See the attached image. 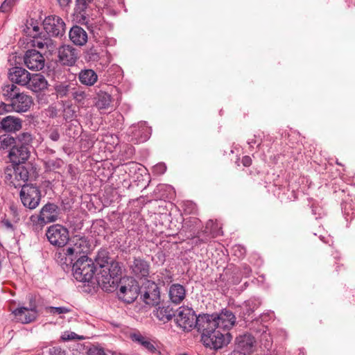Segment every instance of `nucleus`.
<instances>
[{
    "label": "nucleus",
    "mask_w": 355,
    "mask_h": 355,
    "mask_svg": "<svg viewBox=\"0 0 355 355\" xmlns=\"http://www.w3.org/2000/svg\"><path fill=\"white\" fill-rule=\"evenodd\" d=\"M110 259L106 250L99 251L96 258V262L99 268L98 270H96L94 275L99 286L105 291H111L114 288L121 273L119 263L116 261H110Z\"/></svg>",
    "instance_id": "obj_1"
},
{
    "label": "nucleus",
    "mask_w": 355,
    "mask_h": 355,
    "mask_svg": "<svg viewBox=\"0 0 355 355\" xmlns=\"http://www.w3.org/2000/svg\"><path fill=\"white\" fill-rule=\"evenodd\" d=\"M74 278L82 282H89L96 272V266L92 259L87 255L80 256L72 266Z\"/></svg>",
    "instance_id": "obj_2"
},
{
    "label": "nucleus",
    "mask_w": 355,
    "mask_h": 355,
    "mask_svg": "<svg viewBox=\"0 0 355 355\" xmlns=\"http://www.w3.org/2000/svg\"><path fill=\"white\" fill-rule=\"evenodd\" d=\"M196 327L201 334V341L203 345H211L210 336L214 331L221 330L218 328V323L216 318L215 314H202L198 316Z\"/></svg>",
    "instance_id": "obj_3"
},
{
    "label": "nucleus",
    "mask_w": 355,
    "mask_h": 355,
    "mask_svg": "<svg viewBox=\"0 0 355 355\" xmlns=\"http://www.w3.org/2000/svg\"><path fill=\"white\" fill-rule=\"evenodd\" d=\"M5 178L15 188L26 185L28 180L29 173L27 168L21 164H12L7 166L4 171Z\"/></svg>",
    "instance_id": "obj_4"
},
{
    "label": "nucleus",
    "mask_w": 355,
    "mask_h": 355,
    "mask_svg": "<svg viewBox=\"0 0 355 355\" xmlns=\"http://www.w3.org/2000/svg\"><path fill=\"white\" fill-rule=\"evenodd\" d=\"M23 205L29 209H35L40 205L42 195L40 189L33 184L23 185L19 192Z\"/></svg>",
    "instance_id": "obj_5"
},
{
    "label": "nucleus",
    "mask_w": 355,
    "mask_h": 355,
    "mask_svg": "<svg viewBox=\"0 0 355 355\" xmlns=\"http://www.w3.org/2000/svg\"><path fill=\"white\" fill-rule=\"evenodd\" d=\"M141 300L147 305L157 306L160 302V291L157 284L151 280H146L139 287Z\"/></svg>",
    "instance_id": "obj_6"
},
{
    "label": "nucleus",
    "mask_w": 355,
    "mask_h": 355,
    "mask_svg": "<svg viewBox=\"0 0 355 355\" xmlns=\"http://www.w3.org/2000/svg\"><path fill=\"white\" fill-rule=\"evenodd\" d=\"M43 28L47 37L61 38L65 33L66 24L64 20L55 15H49L42 22Z\"/></svg>",
    "instance_id": "obj_7"
},
{
    "label": "nucleus",
    "mask_w": 355,
    "mask_h": 355,
    "mask_svg": "<svg viewBox=\"0 0 355 355\" xmlns=\"http://www.w3.org/2000/svg\"><path fill=\"white\" fill-rule=\"evenodd\" d=\"M46 236L51 245L58 248L64 247L69 240V230L59 224L49 227Z\"/></svg>",
    "instance_id": "obj_8"
},
{
    "label": "nucleus",
    "mask_w": 355,
    "mask_h": 355,
    "mask_svg": "<svg viewBox=\"0 0 355 355\" xmlns=\"http://www.w3.org/2000/svg\"><path fill=\"white\" fill-rule=\"evenodd\" d=\"M69 246L66 248V254L71 255L76 259L82 254L87 253L90 248V243L87 237L80 234H76L69 239Z\"/></svg>",
    "instance_id": "obj_9"
},
{
    "label": "nucleus",
    "mask_w": 355,
    "mask_h": 355,
    "mask_svg": "<svg viewBox=\"0 0 355 355\" xmlns=\"http://www.w3.org/2000/svg\"><path fill=\"white\" fill-rule=\"evenodd\" d=\"M139 293V286L138 282L131 278L128 279L125 284L121 282L117 295L120 300L130 304L137 298Z\"/></svg>",
    "instance_id": "obj_10"
},
{
    "label": "nucleus",
    "mask_w": 355,
    "mask_h": 355,
    "mask_svg": "<svg viewBox=\"0 0 355 355\" xmlns=\"http://www.w3.org/2000/svg\"><path fill=\"white\" fill-rule=\"evenodd\" d=\"M175 320L177 324L184 331H191L196 327L198 317L194 311L189 307L180 306L178 310Z\"/></svg>",
    "instance_id": "obj_11"
},
{
    "label": "nucleus",
    "mask_w": 355,
    "mask_h": 355,
    "mask_svg": "<svg viewBox=\"0 0 355 355\" xmlns=\"http://www.w3.org/2000/svg\"><path fill=\"white\" fill-rule=\"evenodd\" d=\"M12 314L18 322L22 324H28L36 320L38 311L35 302L31 301L28 307L17 308L12 311Z\"/></svg>",
    "instance_id": "obj_12"
},
{
    "label": "nucleus",
    "mask_w": 355,
    "mask_h": 355,
    "mask_svg": "<svg viewBox=\"0 0 355 355\" xmlns=\"http://www.w3.org/2000/svg\"><path fill=\"white\" fill-rule=\"evenodd\" d=\"M25 66L32 71L42 70L45 65V59L42 53L35 49L27 50L24 55Z\"/></svg>",
    "instance_id": "obj_13"
},
{
    "label": "nucleus",
    "mask_w": 355,
    "mask_h": 355,
    "mask_svg": "<svg viewBox=\"0 0 355 355\" xmlns=\"http://www.w3.org/2000/svg\"><path fill=\"white\" fill-rule=\"evenodd\" d=\"M94 0H76L75 13L79 22L87 24L91 15Z\"/></svg>",
    "instance_id": "obj_14"
},
{
    "label": "nucleus",
    "mask_w": 355,
    "mask_h": 355,
    "mask_svg": "<svg viewBox=\"0 0 355 355\" xmlns=\"http://www.w3.org/2000/svg\"><path fill=\"white\" fill-rule=\"evenodd\" d=\"M10 102L13 111L17 113L26 112L33 105L32 96L24 92H19Z\"/></svg>",
    "instance_id": "obj_15"
},
{
    "label": "nucleus",
    "mask_w": 355,
    "mask_h": 355,
    "mask_svg": "<svg viewBox=\"0 0 355 355\" xmlns=\"http://www.w3.org/2000/svg\"><path fill=\"white\" fill-rule=\"evenodd\" d=\"M58 50V58L62 64L73 66L76 64L78 55V51L71 45H62L57 49Z\"/></svg>",
    "instance_id": "obj_16"
},
{
    "label": "nucleus",
    "mask_w": 355,
    "mask_h": 355,
    "mask_svg": "<svg viewBox=\"0 0 355 355\" xmlns=\"http://www.w3.org/2000/svg\"><path fill=\"white\" fill-rule=\"evenodd\" d=\"M150 263L141 257H133L130 263L131 273L136 277L141 279L148 277L150 274Z\"/></svg>",
    "instance_id": "obj_17"
},
{
    "label": "nucleus",
    "mask_w": 355,
    "mask_h": 355,
    "mask_svg": "<svg viewBox=\"0 0 355 355\" xmlns=\"http://www.w3.org/2000/svg\"><path fill=\"white\" fill-rule=\"evenodd\" d=\"M30 157L29 147L19 146L16 143L10 148L8 158L12 164H21L25 163Z\"/></svg>",
    "instance_id": "obj_18"
},
{
    "label": "nucleus",
    "mask_w": 355,
    "mask_h": 355,
    "mask_svg": "<svg viewBox=\"0 0 355 355\" xmlns=\"http://www.w3.org/2000/svg\"><path fill=\"white\" fill-rule=\"evenodd\" d=\"M255 339L250 334L246 333L239 335L235 340V349L243 354H250L254 348Z\"/></svg>",
    "instance_id": "obj_19"
},
{
    "label": "nucleus",
    "mask_w": 355,
    "mask_h": 355,
    "mask_svg": "<svg viewBox=\"0 0 355 355\" xmlns=\"http://www.w3.org/2000/svg\"><path fill=\"white\" fill-rule=\"evenodd\" d=\"M31 74L23 67H14L9 69L8 78L12 83L26 87L30 81Z\"/></svg>",
    "instance_id": "obj_20"
},
{
    "label": "nucleus",
    "mask_w": 355,
    "mask_h": 355,
    "mask_svg": "<svg viewBox=\"0 0 355 355\" xmlns=\"http://www.w3.org/2000/svg\"><path fill=\"white\" fill-rule=\"evenodd\" d=\"M214 314L218 323V328L223 331L228 332L227 331L236 323V317L230 310L224 309L219 313Z\"/></svg>",
    "instance_id": "obj_21"
},
{
    "label": "nucleus",
    "mask_w": 355,
    "mask_h": 355,
    "mask_svg": "<svg viewBox=\"0 0 355 355\" xmlns=\"http://www.w3.org/2000/svg\"><path fill=\"white\" fill-rule=\"evenodd\" d=\"M210 339L212 341V345H204L206 347H209L212 349H219L226 346L232 340V336L229 332H225L222 330L214 331L211 334Z\"/></svg>",
    "instance_id": "obj_22"
},
{
    "label": "nucleus",
    "mask_w": 355,
    "mask_h": 355,
    "mask_svg": "<svg viewBox=\"0 0 355 355\" xmlns=\"http://www.w3.org/2000/svg\"><path fill=\"white\" fill-rule=\"evenodd\" d=\"M33 37L32 46L34 48L45 50L50 54H53L58 49L57 42L46 35L35 37V35H33Z\"/></svg>",
    "instance_id": "obj_23"
},
{
    "label": "nucleus",
    "mask_w": 355,
    "mask_h": 355,
    "mask_svg": "<svg viewBox=\"0 0 355 355\" xmlns=\"http://www.w3.org/2000/svg\"><path fill=\"white\" fill-rule=\"evenodd\" d=\"M129 131L131 133L130 141L134 144L144 142L150 137V130L144 123L139 125H133Z\"/></svg>",
    "instance_id": "obj_24"
},
{
    "label": "nucleus",
    "mask_w": 355,
    "mask_h": 355,
    "mask_svg": "<svg viewBox=\"0 0 355 355\" xmlns=\"http://www.w3.org/2000/svg\"><path fill=\"white\" fill-rule=\"evenodd\" d=\"M22 128V120L17 116H7L0 121V128L6 132L15 133Z\"/></svg>",
    "instance_id": "obj_25"
},
{
    "label": "nucleus",
    "mask_w": 355,
    "mask_h": 355,
    "mask_svg": "<svg viewBox=\"0 0 355 355\" xmlns=\"http://www.w3.org/2000/svg\"><path fill=\"white\" fill-rule=\"evenodd\" d=\"M40 212L46 224H48L54 223L58 219L60 209L55 203L48 202L42 207Z\"/></svg>",
    "instance_id": "obj_26"
},
{
    "label": "nucleus",
    "mask_w": 355,
    "mask_h": 355,
    "mask_svg": "<svg viewBox=\"0 0 355 355\" xmlns=\"http://www.w3.org/2000/svg\"><path fill=\"white\" fill-rule=\"evenodd\" d=\"M132 340L140 345L144 349L150 353H159L157 349V343L150 338L141 334L140 333H134L130 335Z\"/></svg>",
    "instance_id": "obj_27"
},
{
    "label": "nucleus",
    "mask_w": 355,
    "mask_h": 355,
    "mask_svg": "<svg viewBox=\"0 0 355 355\" xmlns=\"http://www.w3.org/2000/svg\"><path fill=\"white\" fill-rule=\"evenodd\" d=\"M69 36L71 42L79 46L85 45L88 40L87 32L79 26H73L69 31Z\"/></svg>",
    "instance_id": "obj_28"
},
{
    "label": "nucleus",
    "mask_w": 355,
    "mask_h": 355,
    "mask_svg": "<svg viewBox=\"0 0 355 355\" xmlns=\"http://www.w3.org/2000/svg\"><path fill=\"white\" fill-rule=\"evenodd\" d=\"M200 223V220L196 217L187 218L183 220L182 231L189 233L187 238L196 239Z\"/></svg>",
    "instance_id": "obj_29"
},
{
    "label": "nucleus",
    "mask_w": 355,
    "mask_h": 355,
    "mask_svg": "<svg viewBox=\"0 0 355 355\" xmlns=\"http://www.w3.org/2000/svg\"><path fill=\"white\" fill-rule=\"evenodd\" d=\"M48 82L41 73H33L30 76V81L26 87L34 92H39L47 88Z\"/></svg>",
    "instance_id": "obj_30"
},
{
    "label": "nucleus",
    "mask_w": 355,
    "mask_h": 355,
    "mask_svg": "<svg viewBox=\"0 0 355 355\" xmlns=\"http://www.w3.org/2000/svg\"><path fill=\"white\" fill-rule=\"evenodd\" d=\"M168 296L173 304H180L186 297V289L180 284H173L169 288Z\"/></svg>",
    "instance_id": "obj_31"
},
{
    "label": "nucleus",
    "mask_w": 355,
    "mask_h": 355,
    "mask_svg": "<svg viewBox=\"0 0 355 355\" xmlns=\"http://www.w3.org/2000/svg\"><path fill=\"white\" fill-rule=\"evenodd\" d=\"M214 225L213 221L209 220L207 223L204 230L198 231L196 237V244L206 243L211 241V239L215 238L217 236L215 230L212 229Z\"/></svg>",
    "instance_id": "obj_32"
},
{
    "label": "nucleus",
    "mask_w": 355,
    "mask_h": 355,
    "mask_svg": "<svg viewBox=\"0 0 355 355\" xmlns=\"http://www.w3.org/2000/svg\"><path fill=\"white\" fill-rule=\"evenodd\" d=\"M261 302L257 299H250L247 300L241 307L240 316L245 321L253 320V316L251 315L260 306Z\"/></svg>",
    "instance_id": "obj_33"
},
{
    "label": "nucleus",
    "mask_w": 355,
    "mask_h": 355,
    "mask_svg": "<svg viewBox=\"0 0 355 355\" xmlns=\"http://www.w3.org/2000/svg\"><path fill=\"white\" fill-rule=\"evenodd\" d=\"M78 79L81 84L90 87L97 82L98 76L93 69H84L79 72Z\"/></svg>",
    "instance_id": "obj_34"
},
{
    "label": "nucleus",
    "mask_w": 355,
    "mask_h": 355,
    "mask_svg": "<svg viewBox=\"0 0 355 355\" xmlns=\"http://www.w3.org/2000/svg\"><path fill=\"white\" fill-rule=\"evenodd\" d=\"M153 313L159 320L164 322L171 320L175 316V311L169 305L159 306Z\"/></svg>",
    "instance_id": "obj_35"
},
{
    "label": "nucleus",
    "mask_w": 355,
    "mask_h": 355,
    "mask_svg": "<svg viewBox=\"0 0 355 355\" xmlns=\"http://www.w3.org/2000/svg\"><path fill=\"white\" fill-rule=\"evenodd\" d=\"M112 102V96L107 92L100 91L97 94L96 106L98 110L107 109Z\"/></svg>",
    "instance_id": "obj_36"
},
{
    "label": "nucleus",
    "mask_w": 355,
    "mask_h": 355,
    "mask_svg": "<svg viewBox=\"0 0 355 355\" xmlns=\"http://www.w3.org/2000/svg\"><path fill=\"white\" fill-rule=\"evenodd\" d=\"M19 92V88L13 83L11 84L4 85L2 87V93L3 96L6 98V100H10V101H11Z\"/></svg>",
    "instance_id": "obj_37"
},
{
    "label": "nucleus",
    "mask_w": 355,
    "mask_h": 355,
    "mask_svg": "<svg viewBox=\"0 0 355 355\" xmlns=\"http://www.w3.org/2000/svg\"><path fill=\"white\" fill-rule=\"evenodd\" d=\"M73 87L71 84L60 83L55 86V91L58 97L63 98L71 96Z\"/></svg>",
    "instance_id": "obj_38"
},
{
    "label": "nucleus",
    "mask_w": 355,
    "mask_h": 355,
    "mask_svg": "<svg viewBox=\"0 0 355 355\" xmlns=\"http://www.w3.org/2000/svg\"><path fill=\"white\" fill-rule=\"evenodd\" d=\"M15 143L16 139L14 137L8 134L0 135V150H6L9 147H12Z\"/></svg>",
    "instance_id": "obj_39"
},
{
    "label": "nucleus",
    "mask_w": 355,
    "mask_h": 355,
    "mask_svg": "<svg viewBox=\"0 0 355 355\" xmlns=\"http://www.w3.org/2000/svg\"><path fill=\"white\" fill-rule=\"evenodd\" d=\"M15 139H16V144L28 147L33 141V136L31 133L24 132L19 134Z\"/></svg>",
    "instance_id": "obj_40"
},
{
    "label": "nucleus",
    "mask_w": 355,
    "mask_h": 355,
    "mask_svg": "<svg viewBox=\"0 0 355 355\" xmlns=\"http://www.w3.org/2000/svg\"><path fill=\"white\" fill-rule=\"evenodd\" d=\"M55 259L61 265H66L67 266L71 265L75 259L73 256L67 255L65 249L63 250V252H58L55 254Z\"/></svg>",
    "instance_id": "obj_41"
},
{
    "label": "nucleus",
    "mask_w": 355,
    "mask_h": 355,
    "mask_svg": "<svg viewBox=\"0 0 355 355\" xmlns=\"http://www.w3.org/2000/svg\"><path fill=\"white\" fill-rule=\"evenodd\" d=\"M30 220L35 230H41L45 225H46V221L42 218L40 213L38 215H32L30 217Z\"/></svg>",
    "instance_id": "obj_42"
},
{
    "label": "nucleus",
    "mask_w": 355,
    "mask_h": 355,
    "mask_svg": "<svg viewBox=\"0 0 355 355\" xmlns=\"http://www.w3.org/2000/svg\"><path fill=\"white\" fill-rule=\"evenodd\" d=\"M85 58L89 62H97L100 59V53L97 48L92 46L86 51Z\"/></svg>",
    "instance_id": "obj_43"
},
{
    "label": "nucleus",
    "mask_w": 355,
    "mask_h": 355,
    "mask_svg": "<svg viewBox=\"0 0 355 355\" xmlns=\"http://www.w3.org/2000/svg\"><path fill=\"white\" fill-rule=\"evenodd\" d=\"M71 96L77 103H82L85 99L87 95L83 89L73 87L71 93Z\"/></svg>",
    "instance_id": "obj_44"
},
{
    "label": "nucleus",
    "mask_w": 355,
    "mask_h": 355,
    "mask_svg": "<svg viewBox=\"0 0 355 355\" xmlns=\"http://www.w3.org/2000/svg\"><path fill=\"white\" fill-rule=\"evenodd\" d=\"M46 311L52 315H60L69 313L71 309L65 306H47L45 308Z\"/></svg>",
    "instance_id": "obj_45"
},
{
    "label": "nucleus",
    "mask_w": 355,
    "mask_h": 355,
    "mask_svg": "<svg viewBox=\"0 0 355 355\" xmlns=\"http://www.w3.org/2000/svg\"><path fill=\"white\" fill-rule=\"evenodd\" d=\"M63 161L61 159H49L45 162V166L49 170H55L61 168Z\"/></svg>",
    "instance_id": "obj_46"
},
{
    "label": "nucleus",
    "mask_w": 355,
    "mask_h": 355,
    "mask_svg": "<svg viewBox=\"0 0 355 355\" xmlns=\"http://www.w3.org/2000/svg\"><path fill=\"white\" fill-rule=\"evenodd\" d=\"M135 150L132 145H126L121 150V157L124 159H131L135 155Z\"/></svg>",
    "instance_id": "obj_47"
},
{
    "label": "nucleus",
    "mask_w": 355,
    "mask_h": 355,
    "mask_svg": "<svg viewBox=\"0 0 355 355\" xmlns=\"http://www.w3.org/2000/svg\"><path fill=\"white\" fill-rule=\"evenodd\" d=\"M83 336H80L72 331H64L61 336V340L62 341H68L72 340H82Z\"/></svg>",
    "instance_id": "obj_48"
},
{
    "label": "nucleus",
    "mask_w": 355,
    "mask_h": 355,
    "mask_svg": "<svg viewBox=\"0 0 355 355\" xmlns=\"http://www.w3.org/2000/svg\"><path fill=\"white\" fill-rule=\"evenodd\" d=\"M87 355H107L104 349L100 346L92 345L87 352Z\"/></svg>",
    "instance_id": "obj_49"
},
{
    "label": "nucleus",
    "mask_w": 355,
    "mask_h": 355,
    "mask_svg": "<svg viewBox=\"0 0 355 355\" xmlns=\"http://www.w3.org/2000/svg\"><path fill=\"white\" fill-rule=\"evenodd\" d=\"M16 0H4L0 6V12H8L11 10Z\"/></svg>",
    "instance_id": "obj_50"
},
{
    "label": "nucleus",
    "mask_w": 355,
    "mask_h": 355,
    "mask_svg": "<svg viewBox=\"0 0 355 355\" xmlns=\"http://www.w3.org/2000/svg\"><path fill=\"white\" fill-rule=\"evenodd\" d=\"M49 355H67V351L60 346H54L49 348Z\"/></svg>",
    "instance_id": "obj_51"
},
{
    "label": "nucleus",
    "mask_w": 355,
    "mask_h": 355,
    "mask_svg": "<svg viewBox=\"0 0 355 355\" xmlns=\"http://www.w3.org/2000/svg\"><path fill=\"white\" fill-rule=\"evenodd\" d=\"M232 250L234 251V255L238 257L239 258L243 257L246 252L245 248L241 245H235L232 248Z\"/></svg>",
    "instance_id": "obj_52"
},
{
    "label": "nucleus",
    "mask_w": 355,
    "mask_h": 355,
    "mask_svg": "<svg viewBox=\"0 0 355 355\" xmlns=\"http://www.w3.org/2000/svg\"><path fill=\"white\" fill-rule=\"evenodd\" d=\"M166 171V166L164 163H159L153 166V173L157 175H162Z\"/></svg>",
    "instance_id": "obj_53"
},
{
    "label": "nucleus",
    "mask_w": 355,
    "mask_h": 355,
    "mask_svg": "<svg viewBox=\"0 0 355 355\" xmlns=\"http://www.w3.org/2000/svg\"><path fill=\"white\" fill-rule=\"evenodd\" d=\"M13 111L12 107H11V102L10 103L6 104L5 103H1L0 104V114H3L6 112H10Z\"/></svg>",
    "instance_id": "obj_54"
},
{
    "label": "nucleus",
    "mask_w": 355,
    "mask_h": 355,
    "mask_svg": "<svg viewBox=\"0 0 355 355\" xmlns=\"http://www.w3.org/2000/svg\"><path fill=\"white\" fill-rule=\"evenodd\" d=\"M1 225L6 229L10 231L14 232L15 230V227L13 224L7 218H4L1 221Z\"/></svg>",
    "instance_id": "obj_55"
},
{
    "label": "nucleus",
    "mask_w": 355,
    "mask_h": 355,
    "mask_svg": "<svg viewBox=\"0 0 355 355\" xmlns=\"http://www.w3.org/2000/svg\"><path fill=\"white\" fill-rule=\"evenodd\" d=\"M49 137L53 141H57L60 139V135L57 129H51L49 131Z\"/></svg>",
    "instance_id": "obj_56"
},
{
    "label": "nucleus",
    "mask_w": 355,
    "mask_h": 355,
    "mask_svg": "<svg viewBox=\"0 0 355 355\" xmlns=\"http://www.w3.org/2000/svg\"><path fill=\"white\" fill-rule=\"evenodd\" d=\"M31 26L32 27V29H33V32L30 31L29 34L30 35H31L33 37V35H35V37L36 36H39L40 35V27L37 24H35L33 21H32V23L31 24Z\"/></svg>",
    "instance_id": "obj_57"
},
{
    "label": "nucleus",
    "mask_w": 355,
    "mask_h": 355,
    "mask_svg": "<svg viewBox=\"0 0 355 355\" xmlns=\"http://www.w3.org/2000/svg\"><path fill=\"white\" fill-rule=\"evenodd\" d=\"M251 272H252V270L248 265L244 264L242 266L241 273L244 277H249L250 275Z\"/></svg>",
    "instance_id": "obj_58"
},
{
    "label": "nucleus",
    "mask_w": 355,
    "mask_h": 355,
    "mask_svg": "<svg viewBox=\"0 0 355 355\" xmlns=\"http://www.w3.org/2000/svg\"><path fill=\"white\" fill-rule=\"evenodd\" d=\"M241 163L245 167H248L252 164V159L250 156H243L241 159Z\"/></svg>",
    "instance_id": "obj_59"
},
{
    "label": "nucleus",
    "mask_w": 355,
    "mask_h": 355,
    "mask_svg": "<svg viewBox=\"0 0 355 355\" xmlns=\"http://www.w3.org/2000/svg\"><path fill=\"white\" fill-rule=\"evenodd\" d=\"M74 112L71 109L70 107H67L64 110V117L66 119L72 118L73 116Z\"/></svg>",
    "instance_id": "obj_60"
},
{
    "label": "nucleus",
    "mask_w": 355,
    "mask_h": 355,
    "mask_svg": "<svg viewBox=\"0 0 355 355\" xmlns=\"http://www.w3.org/2000/svg\"><path fill=\"white\" fill-rule=\"evenodd\" d=\"M10 211L12 213L13 216L15 218H17V220L15 222H17L19 220L17 209L15 206H11L10 207Z\"/></svg>",
    "instance_id": "obj_61"
},
{
    "label": "nucleus",
    "mask_w": 355,
    "mask_h": 355,
    "mask_svg": "<svg viewBox=\"0 0 355 355\" xmlns=\"http://www.w3.org/2000/svg\"><path fill=\"white\" fill-rule=\"evenodd\" d=\"M61 7H65L69 5L71 0H58Z\"/></svg>",
    "instance_id": "obj_62"
},
{
    "label": "nucleus",
    "mask_w": 355,
    "mask_h": 355,
    "mask_svg": "<svg viewBox=\"0 0 355 355\" xmlns=\"http://www.w3.org/2000/svg\"><path fill=\"white\" fill-rule=\"evenodd\" d=\"M230 355H249L248 354H243V353H241L238 350H236L234 349Z\"/></svg>",
    "instance_id": "obj_63"
},
{
    "label": "nucleus",
    "mask_w": 355,
    "mask_h": 355,
    "mask_svg": "<svg viewBox=\"0 0 355 355\" xmlns=\"http://www.w3.org/2000/svg\"><path fill=\"white\" fill-rule=\"evenodd\" d=\"M257 143V141L254 139H250L248 141V144L252 147L254 144Z\"/></svg>",
    "instance_id": "obj_64"
}]
</instances>
